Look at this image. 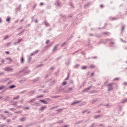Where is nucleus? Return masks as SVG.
I'll use <instances>...</instances> for the list:
<instances>
[{
  "label": "nucleus",
  "instance_id": "nucleus-1",
  "mask_svg": "<svg viewBox=\"0 0 127 127\" xmlns=\"http://www.w3.org/2000/svg\"><path fill=\"white\" fill-rule=\"evenodd\" d=\"M109 41L110 42V46H111L112 47H115V43H114V42H113V39H110Z\"/></svg>",
  "mask_w": 127,
  "mask_h": 127
},
{
  "label": "nucleus",
  "instance_id": "nucleus-2",
  "mask_svg": "<svg viewBox=\"0 0 127 127\" xmlns=\"http://www.w3.org/2000/svg\"><path fill=\"white\" fill-rule=\"evenodd\" d=\"M4 70L5 71H13V68L7 67L5 68Z\"/></svg>",
  "mask_w": 127,
  "mask_h": 127
},
{
  "label": "nucleus",
  "instance_id": "nucleus-3",
  "mask_svg": "<svg viewBox=\"0 0 127 127\" xmlns=\"http://www.w3.org/2000/svg\"><path fill=\"white\" fill-rule=\"evenodd\" d=\"M38 51H39V50H38L35 51L34 52L31 54L30 56H33V55H35V54H36V53H38Z\"/></svg>",
  "mask_w": 127,
  "mask_h": 127
},
{
  "label": "nucleus",
  "instance_id": "nucleus-4",
  "mask_svg": "<svg viewBox=\"0 0 127 127\" xmlns=\"http://www.w3.org/2000/svg\"><path fill=\"white\" fill-rule=\"evenodd\" d=\"M59 45H56L54 46V48L53 49V52H54L55 50L57 49V47H58Z\"/></svg>",
  "mask_w": 127,
  "mask_h": 127
},
{
  "label": "nucleus",
  "instance_id": "nucleus-5",
  "mask_svg": "<svg viewBox=\"0 0 127 127\" xmlns=\"http://www.w3.org/2000/svg\"><path fill=\"white\" fill-rule=\"evenodd\" d=\"M8 38H9V35H5L3 38V40H6V39H8Z\"/></svg>",
  "mask_w": 127,
  "mask_h": 127
},
{
  "label": "nucleus",
  "instance_id": "nucleus-6",
  "mask_svg": "<svg viewBox=\"0 0 127 127\" xmlns=\"http://www.w3.org/2000/svg\"><path fill=\"white\" fill-rule=\"evenodd\" d=\"M46 108H47L46 106H44L43 107H41V111H44V110H46Z\"/></svg>",
  "mask_w": 127,
  "mask_h": 127
},
{
  "label": "nucleus",
  "instance_id": "nucleus-7",
  "mask_svg": "<svg viewBox=\"0 0 127 127\" xmlns=\"http://www.w3.org/2000/svg\"><path fill=\"white\" fill-rule=\"evenodd\" d=\"M90 89H91V86L85 88L83 92H87V91H89V90H90Z\"/></svg>",
  "mask_w": 127,
  "mask_h": 127
},
{
  "label": "nucleus",
  "instance_id": "nucleus-8",
  "mask_svg": "<svg viewBox=\"0 0 127 127\" xmlns=\"http://www.w3.org/2000/svg\"><path fill=\"white\" fill-rule=\"evenodd\" d=\"M4 89H5V86L4 85H1V86H0V90H3Z\"/></svg>",
  "mask_w": 127,
  "mask_h": 127
},
{
  "label": "nucleus",
  "instance_id": "nucleus-9",
  "mask_svg": "<svg viewBox=\"0 0 127 127\" xmlns=\"http://www.w3.org/2000/svg\"><path fill=\"white\" fill-rule=\"evenodd\" d=\"M20 97V96H19V95H17V96H15V97H14L13 98V100H17L18 99H19Z\"/></svg>",
  "mask_w": 127,
  "mask_h": 127
},
{
  "label": "nucleus",
  "instance_id": "nucleus-10",
  "mask_svg": "<svg viewBox=\"0 0 127 127\" xmlns=\"http://www.w3.org/2000/svg\"><path fill=\"white\" fill-rule=\"evenodd\" d=\"M20 61L21 63H23V62H24V58H23V57H21Z\"/></svg>",
  "mask_w": 127,
  "mask_h": 127
},
{
  "label": "nucleus",
  "instance_id": "nucleus-11",
  "mask_svg": "<svg viewBox=\"0 0 127 127\" xmlns=\"http://www.w3.org/2000/svg\"><path fill=\"white\" fill-rule=\"evenodd\" d=\"M40 101L42 102V103H44V104H45V105H47V102H46L43 100H40Z\"/></svg>",
  "mask_w": 127,
  "mask_h": 127
},
{
  "label": "nucleus",
  "instance_id": "nucleus-12",
  "mask_svg": "<svg viewBox=\"0 0 127 127\" xmlns=\"http://www.w3.org/2000/svg\"><path fill=\"white\" fill-rule=\"evenodd\" d=\"M13 106H17V101H13Z\"/></svg>",
  "mask_w": 127,
  "mask_h": 127
},
{
  "label": "nucleus",
  "instance_id": "nucleus-13",
  "mask_svg": "<svg viewBox=\"0 0 127 127\" xmlns=\"http://www.w3.org/2000/svg\"><path fill=\"white\" fill-rule=\"evenodd\" d=\"M127 101V98H125L121 101V103H126Z\"/></svg>",
  "mask_w": 127,
  "mask_h": 127
},
{
  "label": "nucleus",
  "instance_id": "nucleus-14",
  "mask_svg": "<svg viewBox=\"0 0 127 127\" xmlns=\"http://www.w3.org/2000/svg\"><path fill=\"white\" fill-rule=\"evenodd\" d=\"M21 113H22V110L15 112V114H21Z\"/></svg>",
  "mask_w": 127,
  "mask_h": 127
},
{
  "label": "nucleus",
  "instance_id": "nucleus-15",
  "mask_svg": "<svg viewBox=\"0 0 127 127\" xmlns=\"http://www.w3.org/2000/svg\"><path fill=\"white\" fill-rule=\"evenodd\" d=\"M80 102H81L80 101L74 102L73 103H72L71 105H76V104H78V103H80Z\"/></svg>",
  "mask_w": 127,
  "mask_h": 127
},
{
  "label": "nucleus",
  "instance_id": "nucleus-16",
  "mask_svg": "<svg viewBox=\"0 0 127 127\" xmlns=\"http://www.w3.org/2000/svg\"><path fill=\"white\" fill-rule=\"evenodd\" d=\"M53 43H51V44L48 45V46H46L45 47V48H47V47H51L52 46Z\"/></svg>",
  "mask_w": 127,
  "mask_h": 127
},
{
  "label": "nucleus",
  "instance_id": "nucleus-17",
  "mask_svg": "<svg viewBox=\"0 0 127 127\" xmlns=\"http://www.w3.org/2000/svg\"><path fill=\"white\" fill-rule=\"evenodd\" d=\"M6 60H8V62H11V58H6Z\"/></svg>",
  "mask_w": 127,
  "mask_h": 127
},
{
  "label": "nucleus",
  "instance_id": "nucleus-18",
  "mask_svg": "<svg viewBox=\"0 0 127 127\" xmlns=\"http://www.w3.org/2000/svg\"><path fill=\"white\" fill-rule=\"evenodd\" d=\"M62 85L63 86H65V85H67V82H63L62 83Z\"/></svg>",
  "mask_w": 127,
  "mask_h": 127
},
{
  "label": "nucleus",
  "instance_id": "nucleus-19",
  "mask_svg": "<svg viewBox=\"0 0 127 127\" xmlns=\"http://www.w3.org/2000/svg\"><path fill=\"white\" fill-rule=\"evenodd\" d=\"M9 110L13 112V111H15L16 109H15V108H9Z\"/></svg>",
  "mask_w": 127,
  "mask_h": 127
},
{
  "label": "nucleus",
  "instance_id": "nucleus-20",
  "mask_svg": "<svg viewBox=\"0 0 127 127\" xmlns=\"http://www.w3.org/2000/svg\"><path fill=\"white\" fill-rule=\"evenodd\" d=\"M44 23H45L46 26H49V24H48V23L47 22L45 21Z\"/></svg>",
  "mask_w": 127,
  "mask_h": 127
},
{
  "label": "nucleus",
  "instance_id": "nucleus-21",
  "mask_svg": "<svg viewBox=\"0 0 127 127\" xmlns=\"http://www.w3.org/2000/svg\"><path fill=\"white\" fill-rule=\"evenodd\" d=\"M10 89H13V88H15V85H11L9 87Z\"/></svg>",
  "mask_w": 127,
  "mask_h": 127
},
{
  "label": "nucleus",
  "instance_id": "nucleus-22",
  "mask_svg": "<svg viewBox=\"0 0 127 127\" xmlns=\"http://www.w3.org/2000/svg\"><path fill=\"white\" fill-rule=\"evenodd\" d=\"M30 94L34 95V94H35V90H32V91H31Z\"/></svg>",
  "mask_w": 127,
  "mask_h": 127
},
{
  "label": "nucleus",
  "instance_id": "nucleus-23",
  "mask_svg": "<svg viewBox=\"0 0 127 127\" xmlns=\"http://www.w3.org/2000/svg\"><path fill=\"white\" fill-rule=\"evenodd\" d=\"M35 100V98L32 99L29 101V103H32V102H33Z\"/></svg>",
  "mask_w": 127,
  "mask_h": 127
},
{
  "label": "nucleus",
  "instance_id": "nucleus-24",
  "mask_svg": "<svg viewBox=\"0 0 127 127\" xmlns=\"http://www.w3.org/2000/svg\"><path fill=\"white\" fill-rule=\"evenodd\" d=\"M71 91H73V87H70L68 89V92H71Z\"/></svg>",
  "mask_w": 127,
  "mask_h": 127
},
{
  "label": "nucleus",
  "instance_id": "nucleus-25",
  "mask_svg": "<svg viewBox=\"0 0 127 127\" xmlns=\"http://www.w3.org/2000/svg\"><path fill=\"white\" fill-rule=\"evenodd\" d=\"M25 120H26V119L24 117L21 118V121H22V122H24V121H25Z\"/></svg>",
  "mask_w": 127,
  "mask_h": 127
},
{
  "label": "nucleus",
  "instance_id": "nucleus-26",
  "mask_svg": "<svg viewBox=\"0 0 127 127\" xmlns=\"http://www.w3.org/2000/svg\"><path fill=\"white\" fill-rule=\"evenodd\" d=\"M38 80H39V78L38 77L34 80V82H37V81H38Z\"/></svg>",
  "mask_w": 127,
  "mask_h": 127
},
{
  "label": "nucleus",
  "instance_id": "nucleus-27",
  "mask_svg": "<svg viewBox=\"0 0 127 127\" xmlns=\"http://www.w3.org/2000/svg\"><path fill=\"white\" fill-rule=\"evenodd\" d=\"M42 97H43V95H37L36 98H42Z\"/></svg>",
  "mask_w": 127,
  "mask_h": 127
},
{
  "label": "nucleus",
  "instance_id": "nucleus-28",
  "mask_svg": "<svg viewBox=\"0 0 127 127\" xmlns=\"http://www.w3.org/2000/svg\"><path fill=\"white\" fill-rule=\"evenodd\" d=\"M10 20V17H8V18L6 19V21H7V22H9Z\"/></svg>",
  "mask_w": 127,
  "mask_h": 127
},
{
  "label": "nucleus",
  "instance_id": "nucleus-29",
  "mask_svg": "<svg viewBox=\"0 0 127 127\" xmlns=\"http://www.w3.org/2000/svg\"><path fill=\"white\" fill-rule=\"evenodd\" d=\"M57 6H60V3L59 1H57Z\"/></svg>",
  "mask_w": 127,
  "mask_h": 127
},
{
  "label": "nucleus",
  "instance_id": "nucleus-30",
  "mask_svg": "<svg viewBox=\"0 0 127 127\" xmlns=\"http://www.w3.org/2000/svg\"><path fill=\"white\" fill-rule=\"evenodd\" d=\"M96 126V124H92L91 126L90 127H95Z\"/></svg>",
  "mask_w": 127,
  "mask_h": 127
},
{
  "label": "nucleus",
  "instance_id": "nucleus-31",
  "mask_svg": "<svg viewBox=\"0 0 127 127\" xmlns=\"http://www.w3.org/2000/svg\"><path fill=\"white\" fill-rule=\"evenodd\" d=\"M82 70H85V69H87V66H85L82 67Z\"/></svg>",
  "mask_w": 127,
  "mask_h": 127
},
{
  "label": "nucleus",
  "instance_id": "nucleus-32",
  "mask_svg": "<svg viewBox=\"0 0 127 127\" xmlns=\"http://www.w3.org/2000/svg\"><path fill=\"white\" fill-rule=\"evenodd\" d=\"M124 29H125V26H122V28L121 29V31L122 32L124 31Z\"/></svg>",
  "mask_w": 127,
  "mask_h": 127
},
{
  "label": "nucleus",
  "instance_id": "nucleus-33",
  "mask_svg": "<svg viewBox=\"0 0 127 127\" xmlns=\"http://www.w3.org/2000/svg\"><path fill=\"white\" fill-rule=\"evenodd\" d=\"M119 80V78L116 77L113 79V81H118Z\"/></svg>",
  "mask_w": 127,
  "mask_h": 127
},
{
  "label": "nucleus",
  "instance_id": "nucleus-34",
  "mask_svg": "<svg viewBox=\"0 0 127 127\" xmlns=\"http://www.w3.org/2000/svg\"><path fill=\"white\" fill-rule=\"evenodd\" d=\"M90 68H91V69H94V68H95V65H91Z\"/></svg>",
  "mask_w": 127,
  "mask_h": 127
},
{
  "label": "nucleus",
  "instance_id": "nucleus-35",
  "mask_svg": "<svg viewBox=\"0 0 127 127\" xmlns=\"http://www.w3.org/2000/svg\"><path fill=\"white\" fill-rule=\"evenodd\" d=\"M1 116L3 117V120H5V119H6V117H4L3 115L1 114Z\"/></svg>",
  "mask_w": 127,
  "mask_h": 127
},
{
  "label": "nucleus",
  "instance_id": "nucleus-36",
  "mask_svg": "<svg viewBox=\"0 0 127 127\" xmlns=\"http://www.w3.org/2000/svg\"><path fill=\"white\" fill-rule=\"evenodd\" d=\"M21 41H22V39H20L18 40L17 43H19L21 42Z\"/></svg>",
  "mask_w": 127,
  "mask_h": 127
},
{
  "label": "nucleus",
  "instance_id": "nucleus-37",
  "mask_svg": "<svg viewBox=\"0 0 127 127\" xmlns=\"http://www.w3.org/2000/svg\"><path fill=\"white\" fill-rule=\"evenodd\" d=\"M8 96H6L5 98H4V101H6L8 99Z\"/></svg>",
  "mask_w": 127,
  "mask_h": 127
},
{
  "label": "nucleus",
  "instance_id": "nucleus-38",
  "mask_svg": "<svg viewBox=\"0 0 127 127\" xmlns=\"http://www.w3.org/2000/svg\"><path fill=\"white\" fill-rule=\"evenodd\" d=\"M103 34H105V35H108L110 34V33H109L105 32V33H103Z\"/></svg>",
  "mask_w": 127,
  "mask_h": 127
},
{
  "label": "nucleus",
  "instance_id": "nucleus-39",
  "mask_svg": "<svg viewBox=\"0 0 127 127\" xmlns=\"http://www.w3.org/2000/svg\"><path fill=\"white\" fill-rule=\"evenodd\" d=\"M66 65H70V61H68L67 62H66Z\"/></svg>",
  "mask_w": 127,
  "mask_h": 127
},
{
  "label": "nucleus",
  "instance_id": "nucleus-40",
  "mask_svg": "<svg viewBox=\"0 0 127 127\" xmlns=\"http://www.w3.org/2000/svg\"><path fill=\"white\" fill-rule=\"evenodd\" d=\"M17 108H18V109H20V108H22V106L21 105H19L17 107Z\"/></svg>",
  "mask_w": 127,
  "mask_h": 127
},
{
  "label": "nucleus",
  "instance_id": "nucleus-41",
  "mask_svg": "<svg viewBox=\"0 0 127 127\" xmlns=\"http://www.w3.org/2000/svg\"><path fill=\"white\" fill-rule=\"evenodd\" d=\"M100 117H101L100 115H97V116H95V118H100Z\"/></svg>",
  "mask_w": 127,
  "mask_h": 127
},
{
  "label": "nucleus",
  "instance_id": "nucleus-42",
  "mask_svg": "<svg viewBox=\"0 0 127 127\" xmlns=\"http://www.w3.org/2000/svg\"><path fill=\"white\" fill-rule=\"evenodd\" d=\"M119 111H122V107H121L120 106H119Z\"/></svg>",
  "mask_w": 127,
  "mask_h": 127
},
{
  "label": "nucleus",
  "instance_id": "nucleus-43",
  "mask_svg": "<svg viewBox=\"0 0 127 127\" xmlns=\"http://www.w3.org/2000/svg\"><path fill=\"white\" fill-rule=\"evenodd\" d=\"M113 89V88L111 87H109V88H108V91H111V90H112Z\"/></svg>",
  "mask_w": 127,
  "mask_h": 127
},
{
  "label": "nucleus",
  "instance_id": "nucleus-44",
  "mask_svg": "<svg viewBox=\"0 0 127 127\" xmlns=\"http://www.w3.org/2000/svg\"><path fill=\"white\" fill-rule=\"evenodd\" d=\"M30 72V71L27 70L26 72H25V74H28V73H29Z\"/></svg>",
  "mask_w": 127,
  "mask_h": 127
},
{
  "label": "nucleus",
  "instance_id": "nucleus-45",
  "mask_svg": "<svg viewBox=\"0 0 127 127\" xmlns=\"http://www.w3.org/2000/svg\"><path fill=\"white\" fill-rule=\"evenodd\" d=\"M25 109L28 110V109H29V107H25V108H24V110H25Z\"/></svg>",
  "mask_w": 127,
  "mask_h": 127
},
{
  "label": "nucleus",
  "instance_id": "nucleus-46",
  "mask_svg": "<svg viewBox=\"0 0 127 127\" xmlns=\"http://www.w3.org/2000/svg\"><path fill=\"white\" fill-rule=\"evenodd\" d=\"M123 85H124V86H127V82H124V83H123Z\"/></svg>",
  "mask_w": 127,
  "mask_h": 127
},
{
  "label": "nucleus",
  "instance_id": "nucleus-47",
  "mask_svg": "<svg viewBox=\"0 0 127 127\" xmlns=\"http://www.w3.org/2000/svg\"><path fill=\"white\" fill-rule=\"evenodd\" d=\"M34 105H35V106H39V104H38V103H35Z\"/></svg>",
  "mask_w": 127,
  "mask_h": 127
},
{
  "label": "nucleus",
  "instance_id": "nucleus-48",
  "mask_svg": "<svg viewBox=\"0 0 127 127\" xmlns=\"http://www.w3.org/2000/svg\"><path fill=\"white\" fill-rule=\"evenodd\" d=\"M4 127V124H1L0 125V127Z\"/></svg>",
  "mask_w": 127,
  "mask_h": 127
},
{
  "label": "nucleus",
  "instance_id": "nucleus-49",
  "mask_svg": "<svg viewBox=\"0 0 127 127\" xmlns=\"http://www.w3.org/2000/svg\"><path fill=\"white\" fill-rule=\"evenodd\" d=\"M24 31V30H23L22 32L18 34V35H20L21 34H22L23 33V32Z\"/></svg>",
  "mask_w": 127,
  "mask_h": 127
},
{
  "label": "nucleus",
  "instance_id": "nucleus-50",
  "mask_svg": "<svg viewBox=\"0 0 127 127\" xmlns=\"http://www.w3.org/2000/svg\"><path fill=\"white\" fill-rule=\"evenodd\" d=\"M53 69H54V67H53V66L50 68V70H53Z\"/></svg>",
  "mask_w": 127,
  "mask_h": 127
},
{
  "label": "nucleus",
  "instance_id": "nucleus-51",
  "mask_svg": "<svg viewBox=\"0 0 127 127\" xmlns=\"http://www.w3.org/2000/svg\"><path fill=\"white\" fill-rule=\"evenodd\" d=\"M112 85H113V84H112V83L109 84L108 86V87H111V86H112Z\"/></svg>",
  "mask_w": 127,
  "mask_h": 127
},
{
  "label": "nucleus",
  "instance_id": "nucleus-52",
  "mask_svg": "<svg viewBox=\"0 0 127 127\" xmlns=\"http://www.w3.org/2000/svg\"><path fill=\"white\" fill-rule=\"evenodd\" d=\"M49 42V40H47L46 41V44H48Z\"/></svg>",
  "mask_w": 127,
  "mask_h": 127
},
{
  "label": "nucleus",
  "instance_id": "nucleus-53",
  "mask_svg": "<svg viewBox=\"0 0 127 127\" xmlns=\"http://www.w3.org/2000/svg\"><path fill=\"white\" fill-rule=\"evenodd\" d=\"M0 75H4V73L1 72V73H0Z\"/></svg>",
  "mask_w": 127,
  "mask_h": 127
},
{
  "label": "nucleus",
  "instance_id": "nucleus-54",
  "mask_svg": "<svg viewBox=\"0 0 127 127\" xmlns=\"http://www.w3.org/2000/svg\"><path fill=\"white\" fill-rule=\"evenodd\" d=\"M121 41H122V42H126V41H124L123 39H120Z\"/></svg>",
  "mask_w": 127,
  "mask_h": 127
},
{
  "label": "nucleus",
  "instance_id": "nucleus-55",
  "mask_svg": "<svg viewBox=\"0 0 127 127\" xmlns=\"http://www.w3.org/2000/svg\"><path fill=\"white\" fill-rule=\"evenodd\" d=\"M64 45H66L67 44V42H65L64 43H63Z\"/></svg>",
  "mask_w": 127,
  "mask_h": 127
},
{
  "label": "nucleus",
  "instance_id": "nucleus-56",
  "mask_svg": "<svg viewBox=\"0 0 127 127\" xmlns=\"http://www.w3.org/2000/svg\"><path fill=\"white\" fill-rule=\"evenodd\" d=\"M31 56H30L29 57V60H31Z\"/></svg>",
  "mask_w": 127,
  "mask_h": 127
},
{
  "label": "nucleus",
  "instance_id": "nucleus-57",
  "mask_svg": "<svg viewBox=\"0 0 127 127\" xmlns=\"http://www.w3.org/2000/svg\"><path fill=\"white\" fill-rule=\"evenodd\" d=\"M36 5H37V4H35L34 5V6H33V8H35L36 7Z\"/></svg>",
  "mask_w": 127,
  "mask_h": 127
},
{
  "label": "nucleus",
  "instance_id": "nucleus-58",
  "mask_svg": "<svg viewBox=\"0 0 127 127\" xmlns=\"http://www.w3.org/2000/svg\"><path fill=\"white\" fill-rule=\"evenodd\" d=\"M64 46V44L62 43L61 45V46L62 47H63V46Z\"/></svg>",
  "mask_w": 127,
  "mask_h": 127
},
{
  "label": "nucleus",
  "instance_id": "nucleus-59",
  "mask_svg": "<svg viewBox=\"0 0 127 127\" xmlns=\"http://www.w3.org/2000/svg\"><path fill=\"white\" fill-rule=\"evenodd\" d=\"M5 53H7V54H9V51H6Z\"/></svg>",
  "mask_w": 127,
  "mask_h": 127
},
{
  "label": "nucleus",
  "instance_id": "nucleus-60",
  "mask_svg": "<svg viewBox=\"0 0 127 127\" xmlns=\"http://www.w3.org/2000/svg\"><path fill=\"white\" fill-rule=\"evenodd\" d=\"M69 79V76L67 77V78L65 79V80L67 81Z\"/></svg>",
  "mask_w": 127,
  "mask_h": 127
},
{
  "label": "nucleus",
  "instance_id": "nucleus-61",
  "mask_svg": "<svg viewBox=\"0 0 127 127\" xmlns=\"http://www.w3.org/2000/svg\"><path fill=\"white\" fill-rule=\"evenodd\" d=\"M1 21H2L1 18L0 17V23H1Z\"/></svg>",
  "mask_w": 127,
  "mask_h": 127
},
{
  "label": "nucleus",
  "instance_id": "nucleus-62",
  "mask_svg": "<svg viewBox=\"0 0 127 127\" xmlns=\"http://www.w3.org/2000/svg\"><path fill=\"white\" fill-rule=\"evenodd\" d=\"M94 75V73H91V74H90V76H93Z\"/></svg>",
  "mask_w": 127,
  "mask_h": 127
},
{
  "label": "nucleus",
  "instance_id": "nucleus-63",
  "mask_svg": "<svg viewBox=\"0 0 127 127\" xmlns=\"http://www.w3.org/2000/svg\"><path fill=\"white\" fill-rule=\"evenodd\" d=\"M5 113L6 114H8V111H5Z\"/></svg>",
  "mask_w": 127,
  "mask_h": 127
},
{
  "label": "nucleus",
  "instance_id": "nucleus-64",
  "mask_svg": "<svg viewBox=\"0 0 127 127\" xmlns=\"http://www.w3.org/2000/svg\"><path fill=\"white\" fill-rule=\"evenodd\" d=\"M1 62H4V59H2L1 60Z\"/></svg>",
  "mask_w": 127,
  "mask_h": 127
}]
</instances>
